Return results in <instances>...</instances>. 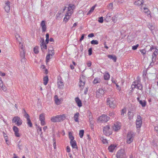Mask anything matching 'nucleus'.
I'll use <instances>...</instances> for the list:
<instances>
[{
	"label": "nucleus",
	"instance_id": "obj_34",
	"mask_svg": "<svg viewBox=\"0 0 158 158\" xmlns=\"http://www.w3.org/2000/svg\"><path fill=\"white\" fill-rule=\"evenodd\" d=\"M143 0H138L134 2V4L136 5H140L143 3Z\"/></svg>",
	"mask_w": 158,
	"mask_h": 158
},
{
	"label": "nucleus",
	"instance_id": "obj_56",
	"mask_svg": "<svg viewBox=\"0 0 158 158\" xmlns=\"http://www.w3.org/2000/svg\"><path fill=\"white\" fill-rule=\"evenodd\" d=\"M139 46V44H137L135 45H134L132 47V49L133 50H136L138 47Z\"/></svg>",
	"mask_w": 158,
	"mask_h": 158
},
{
	"label": "nucleus",
	"instance_id": "obj_43",
	"mask_svg": "<svg viewBox=\"0 0 158 158\" xmlns=\"http://www.w3.org/2000/svg\"><path fill=\"white\" fill-rule=\"evenodd\" d=\"M84 134V131L83 130H81L80 131L79 135L81 138H82Z\"/></svg>",
	"mask_w": 158,
	"mask_h": 158
},
{
	"label": "nucleus",
	"instance_id": "obj_25",
	"mask_svg": "<svg viewBox=\"0 0 158 158\" xmlns=\"http://www.w3.org/2000/svg\"><path fill=\"white\" fill-rule=\"evenodd\" d=\"M40 25L42 28L43 31H45L46 30V25H45V21L44 20L42 21Z\"/></svg>",
	"mask_w": 158,
	"mask_h": 158
},
{
	"label": "nucleus",
	"instance_id": "obj_8",
	"mask_svg": "<svg viewBox=\"0 0 158 158\" xmlns=\"http://www.w3.org/2000/svg\"><path fill=\"white\" fill-rule=\"evenodd\" d=\"M121 126V124L120 123H115L113 126V130L117 131L120 129Z\"/></svg>",
	"mask_w": 158,
	"mask_h": 158
},
{
	"label": "nucleus",
	"instance_id": "obj_63",
	"mask_svg": "<svg viewBox=\"0 0 158 158\" xmlns=\"http://www.w3.org/2000/svg\"><path fill=\"white\" fill-rule=\"evenodd\" d=\"M91 64H92V63L91 61H88L87 62V65L88 67H90L91 66Z\"/></svg>",
	"mask_w": 158,
	"mask_h": 158
},
{
	"label": "nucleus",
	"instance_id": "obj_61",
	"mask_svg": "<svg viewBox=\"0 0 158 158\" xmlns=\"http://www.w3.org/2000/svg\"><path fill=\"white\" fill-rule=\"evenodd\" d=\"M113 7V5L112 3H110L108 6V7L109 9H112Z\"/></svg>",
	"mask_w": 158,
	"mask_h": 158
},
{
	"label": "nucleus",
	"instance_id": "obj_37",
	"mask_svg": "<svg viewBox=\"0 0 158 158\" xmlns=\"http://www.w3.org/2000/svg\"><path fill=\"white\" fill-rule=\"evenodd\" d=\"M96 6V5H95L92 6L90 9V10L88 12L87 15L90 14L92 13L94 11Z\"/></svg>",
	"mask_w": 158,
	"mask_h": 158
},
{
	"label": "nucleus",
	"instance_id": "obj_28",
	"mask_svg": "<svg viewBox=\"0 0 158 158\" xmlns=\"http://www.w3.org/2000/svg\"><path fill=\"white\" fill-rule=\"evenodd\" d=\"M79 114L78 112L76 113L75 114V115L73 117V118H74L75 121L76 122H79L78 118H79Z\"/></svg>",
	"mask_w": 158,
	"mask_h": 158
},
{
	"label": "nucleus",
	"instance_id": "obj_30",
	"mask_svg": "<svg viewBox=\"0 0 158 158\" xmlns=\"http://www.w3.org/2000/svg\"><path fill=\"white\" fill-rule=\"evenodd\" d=\"M104 79L106 80H107L109 79L110 78V75L108 72H105L104 75Z\"/></svg>",
	"mask_w": 158,
	"mask_h": 158
},
{
	"label": "nucleus",
	"instance_id": "obj_46",
	"mask_svg": "<svg viewBox=\"0 0 158 158\" xmlns=\"http://www.w3.org/2000/svg\"><path fill=\"white\" fill-rule=\"evenodd\" d=\"M91 44H98V42L97 40H92L91 41Z\"/></svg>",
	"mask_w": 158,
	"mask_h": 158
},
{
	"label": "nucleus",
	"instance_id": "obj_17",
	"mask_svg": "<svg viewBox=\"0 0 158 158\" xmlns=\"http://www.w3.org/2000/svg\"><path fill=\"white\" fill-rule=\"evenodd\" d=\"M70 143L73 148H77V143L75 140H74V139H71Z\"/></svg>",
	"mask_w": 158,
	"mask_h": 158
},
{
	"label": "nucleus",
	"instance_id": "obj_49",
	"mask_svg": "<svg viewBox=\"0 0 158 158\" xmlns=\"http://www.w3.org/2000/svg\"><path fill=\"white\" fill-rule=\"evenodd\" d=\"M98 22L100 23H102L103 22V17H101L98 18Z\"/></svg>",
	"mask_w": 158,
	"mask_h": 158
},
{
	"label": "nucleus",
	"instance_id": "obj_51",
	"mask_svg": "<svg viewBox=\"0 0 158 158\" xmlns=\"http://www.w3.org/2000/svg\"><path fill=\"white\" fill-rule=\"evenodd\" d=\"M3 84L2 83V81L1 80V78L0 77V88H1L3 90H5L3 88Z\"/></svg>",
	"mask_w": 158,
	"mask_h": 158
},
{
	"label": "nucleus",
	"instance_id": "obj_42",
	"mask_svg": "<svg viewBox=\"0 0 158 158\" xmlns=\"http://www.w3.org/2000/svg\"><path fill=\"white\" fill-rule=\"evenodd\" d=\"M23 112L24 113V116L27 118V119L30 118L29 115L26 113V111L24 109L23 110Z\"/></svg>",
	"mask_w": 158,
	"mask_h": 158
},
{
	"label": "nucleus",
	"instance_id": "obj_64",
	"mask_svg": "<svg viewBox=\"0 0 158 158\" xmlns=\"http://www.w3.org/2000/svg\"><path fill=\"white\" fill-rule=\"evenodd\" d=\"M70 147L69 146H67L66 147V151L68 152H70Z\"/></svg>",
	"mask_w": 158,
	"mask_h": 158
},
{
	"label": "nucleus",
	"instance_id": "obj_16",
	"mask_svg": "<svg viewBox=\"0 0 158 158\" xmlns=\"http://www.w3.org/2000/svg\"><path fill=\"white\" fill-rule=\"evenodd\" d=\"M88 117L89 119L90 124L91 125V127H92V126H93L94 125V121L93 119V118L91 113L90 112L89 113Z\"/></svg>",
	"mask_w": 158,
	"mask_h": 158
},
{
	"label": "nucleus",
	"instance_id": "obj_22",
	"mask_svg": "<svg viewBox=\"0 0 158 158\" xmlns=\"http://www.w3.org/2000/svg\"><path fill=\"white\" fill-rule=\"evenodd\" d=\"M116 145L114 144H111L108 148V150L110 152H113L115 148L116 147Z\"/></svg>",
	"mask_w": 158,
	"mask_h": 158
},
{
	"label": "nucleus",
	"instance_id": "obj_45",
	"mask_svg": "<svg viewBox=\"0 0 158 158\" xmlns=\"http://www.w3.org/2000/svg\"><path fill=\"white\" fill-rule=\"evenodd\" d=\"M100 80L98 78H95L93 81V83L94 84H97L99 83Z\"/></svg>",
	"mask_w": 158,
	"mask_h": 158
},
{
	"label": "nucleus",
	"instance_id": "obj_6",
	"mask_svg": "<svg viewBox=\"0 0 158 158\" xmlns=\"http://www.w3.org/2000/svg\"><path fill=\"white\" fill-rule=\"evenodd\" d=\"M110 119V117L107 115L103 114L100 116L98 119V121L102 122H107Z\"/></svg>",
	"mask_w": 158,
	"mask_h": 158
},
{
	"label": "nucleus",
	"instance_id": "obj_4",
	"mask_svg": "<svg viewBox=\"0 0 158 158\" xmlns=\"http://www.w3.org/2000/svg\"><path fill=\"white\" fill-rule=\"evenodd\" d=\"M12 123H15L17 126H19L22 124V121L19 117L15 116L12 120Z\"/></svg>",
	"mask_w": 158,
	"mask_h": 158
},
{
	"label": "nucleus",
	"instance_id": "obj_60",
	"mask_svg": "<svg viewBox=\"0 0 158 158\" xmlns=\"http://www.w3.org/2000/svg\"><path fill=\"white\" fill-rule=\"evenodd\" d=\"M86 35L85 34H83L82 35L81 38H80V42H81L83 40L84 36Z\"/></svg>",
	"mask_w": 158,
	"mask_h": 158
},
{
	"label": "nucleus",
	"instance_id": "obj_35",
	"mask_svg": "<svg viewBox=\"0 0 158 158\" xmlns=\"http://www.w3.org/2000/svg\"><path fill=\"white\" fill-rule=\"evenodd\" d=\"M124 82V81L123 80H122L121 81V82H119L118 83L116 84V85L117 87V88L118 90H120L121 89V88L119 87V85H118V83H121L120 84V85H123V82Z\"/></svg>",
	"mask_w": 158,
	"mask_h": 158
},
{
	"label": "nucleus",
	"instance_id": "obj_52",
	"mask_svg": "<svg viewBox=\"0 0 158 158\" xmlns=\"http://www.w3.org/2000/svg\"><path fill=\"white\" fill-rule=\"evenodd\" d=\"M154 129L156 135L158 136V125L155 127Z\"/></svg>",
	"mask_w": 158,
	"mask_h": 158
},
{
	"label": "nucleus",
	"instance_id": "obj_59",
	"mask_svg": "<svg viewBox=\"0 0 158 158\" xmlns=\"http://www.w3.org/2000/svg\"><path fill=\"white\" fill-rule=\"evenodd\" d=\"M89 55H91L92 54V48H90L88 50Z\"/></svg>",
	"mask_w": 158,
	"mask_h": 158
},
{
	"label": "nucleus",
	"instance_id": "obj_15",
	"mask_svg": "<svg viewBox=\"0 0 158 158\" xmlns=\"http://www.w3.org/2000/svg\"><path fill=\"white\" fill-rule=\"evenodd\" d=\"M79 85L80 87L81 88V89H82L85 85V81L83 77L80 78Z\"/></svg>",
	"mask_w": 158,
	"mask_h": 158
},
{
	"label": "nucleus",
	"instance_id": "obj_48",
	"mask_svg": "<svg viewBox=\"0 0 158 158\" xmlns=\"http://www.w3.org/2000/svg\"><path fill=\"white\" fill-rule=\"evenodd\" d=\"M73 133L72 131H70L68 132L69 138H74V137L73 135Z\"/></svg>",
	"mask_w": 158,
	"mask_h": 158
},
{
	"label": "nucleus",
	"instance_id": "obj_62",
	"mask_svg": "<svg viewBox=\"0 0 158 158\" xmlns=\"http://www.w3.org/2000/svg\"><path fill=\"white\" fill-rule=\"evenodd\" d=\"M147 16L148 17L151 18V15H150V12L149 10L146 13H145Z\"/></svg>",
	"mask_w": 158,
	"mask_h": 158
},
{
	"label": "nucleus",
	"instance_id": "obj_24",
	"mask_svg": "<svg viewBox=\"0 0 158 158\" xmlns=\"http://www.w3.org/2000/svg\"><path fill=\"white\" fill-rule=\"evenodd\" d=\"M135 134L132 131L129 132L127 135L128 138H132L135 137Z\"/></svg>",
	"mask_w": 158,
	"mask_h": 158
},
{
	"label": "nucleus",
	"instance_id": "obj_58",
	"mask_svg": "<svg viewBox=\"0 0 158 158\" xmlns=\"http://www.w3.org/2000/svg\"><path fill=\"white\" fill-rule=\"evenodd\" d=\"M132 89H134L135 88H136V84L135 82H134L133 83V84L131 86Z\"/></svg>",
	"mask_w": 158,
	"mask_h": 158
},
{
	"label": "nucleus",
	"instance_id": "obj_23",
	"mask_svg": "<svg viewBox=\"0 0 158 158\" xmlns=\"http://www.w3.org/2000/svg\"><path fill=\"white\" fill-rule=\"evenodd\" d=\"M75 101L77 103V105L79 107L82 106V103L81 100L78 97H77L75 98Z\"/></svg>",
	"mask_w": 158,
	"mask_h": 158
},
{
	"label": "nucleus",
	"instance_id": "obj_14",
	"mask_svg": "<svg viewBox=\"0 0 158 158\" xmlns=\"http://www.w3.org/2000/svg\"><path fill=\"white\" fill-rule=\"evenodd\" d=\"M96 96L99 97L101 95H103L105 93L104 90L101 88L98 89L96 91Z\"/></svg>",
	"mask_w": 158,
	"mask_h": 158
},
{
	"label": "nucleus",
	"instance_id": "obj_29",
	"mask_svg": "<svg viewBox=\"0 0 158 158\" xmlns=\"http://www.w3.org/2000/svg\"><path fill=\"white\" fill-rule=\"evenodd\" d=\"M107 56L109 58L111 59H112L114 62H116L117 60V58L115 56H113L112 55H108Z\"/></svg>",
	"mask_w": 158,
	"mask_h": 158
},
{
	"label": "nucleus",
	"instance_id": "obj_36",
	"mask_svg": "<svg viewBox=\"0 0 158 158\" xmlns=\"http://www.w3.org/2000/svg\"><path fill=\"white\" fill-rule=\"evenodd\" d=\"M139 103L143 107H144L146 106V102L145 100H141L139 101Z\"/></svg>",
	"mask_w": 158,
	"mask_h": 158
},
{
	"label": "nucleus",
	"instance_id": "obj_13",
	"mask_svg": "<svg viewBox=\"0 0 158 158\" xmlns=\"http://www.w3.org/2000/svg\"><path fill=\"white\" fill-rule=\"evenodd\" d=\"M57 85L59 88H62L64 86L63 80L60 77L58 78Z\"/></svg>",
	"mask_w": 158,
	"mask_h": 158
},
{
	"label": "nucleus",
	"instance_id": "obj_18",
	"mask_svg": "<svg viewBox=\"0 0 158 158\" xmlns=\"http://www.w3.org/2000/svg\"><path fill=\"white\" fill-rule=\"evenodd\" d=\"M24 50H19L20 51V56L22 57V59H21V61L22 62H24L25 61V52Z\"/></svg>",
	"mask_w": 158,
	"mask_h": 158
},
{
	"label": "nucleus",
	"instance_id": "obj_11",
	"mask_svg": "<svg viewBox=\"0 0 158 158\" xmlns=\"http://www.w3.org/2000/svg\"><path fill=\"white\" fill-rule=\"evenodd\" d=\"M75 6L73 4H69L68 7V10L67 12L71 13V14H73V10L75 9Z\"/></svg>",
	"mask_w": 158,
	"mask_h": 158
},
{
	"label": "nucleus",
	"instance_id": "obj_26",
	"mask_svg": "<svg viewBox=\"0 0 158 158\" xmlns=\"http://www.w3.org/2000/svg\"><path fill=\"white\" fill-rule=\"evenodd\" d=\"M140 81L139 80L137 81V83L136 84V88L142 90L143 89V86L140 83Z\"/></svg>",
	"mask_w": 158,
	"mask_h": 158
},
{
	"label": "nucleus",
	"instance_id": "obj_32",
	"mask_svg": "<svg viewBox=\"0 0 158 158\" xmlns=\"http://www.w3.org/2000/svg\"><path fill=\"white\" fill-rule=\"evenodd\" d=\"M43 81H44V84L45 85H46L48 82V77L47 76H46L44 77L43 79Z\"/></svg>",
	"mask_w": 158,
	"mask_h": 158
},
{
	"label": "nucleus",
	"instance_id": "obj_10",
	"mask_svg": "<svg viewBox=\"0 0 158 158\" xmlns=\"http://www.w3.org/2000/svg\"><path fill=\"white\" fill-rule=\"evenodd\" d=\"M39 119L41 121V124L43 126L45 124V115L44 114H42L40 115Z\"/></svg>",
	"mask_w": 158,
	"mask_h": 158
},
{
	"label": "nucleus",
	"instance_id": "obj_55",
	"mask_svg": "<svg viewBox=\"0 0 158 158\" xmlns=\"http://www.w3.org/2000/svg\"><path fill=\"white\" fill-rule=\"evenodd\" d=\"M34 51L35 53L37 54L39 52L38 48L37 47H35L34 48Z\"/></svg>",
	"mask_w": 158,
	"mask_h": 158
},
{
	"label": "nucleus",
	"instance_id": "obj_33",
	"mask_svg": "<svg viewBox=\"0 0 158 158\" xmlns=\"http://www.w3.org/2000/svg\"><path fill=\"white\" fill-rule=\"evenodd\" d=\"M127 111L126 108H124L122 109L121 111V115L122 117H123L124 115V114H126Z\"/></svg>",
	"mask_w": 158,
	"mask_h": 158
},
{
	"label": "nucleus",
	"instance_id": "obj_31",
	"mask_svg": "<svg viewBox=\"0 0 158 158\" xmlns=\"http://www.w3.org/2000/svg\"><path fill=\"white\" fill-rule=\"evenodd\" d=\"M111 16V15L110 13H108L106 16V17L105 19V20L106 21V22L110 21V20Z\"/></svg>",
	"mask_w": 158,
	"mask_h": 158
},
{
	"label": "nucleus",
	"instance_id": "obj_50",
	"mask_svg": "<svg viewBox=\"0 0 158 158\" xmlns=\"http://www.w3.org/2000/svg\"><path fill=\"white\" fill-rule=\"evenodd\" d=\"M140 51L142 54L143 56L146 53V51L145 49L140 50Z\"/></svg>",
	"mask_w": 158,
	"mask_h": 158
},
{
	"label": "nucleus",
	"instance_id": "obj_20",
	"mask_svg": "<svg viewBox=\"0 0 158 158\" xmlns=\"http://www.w3.org/2000/svg\"><path fill=\"white\" fill-rule=\"evenodd\" d=\"M6 6L4 8L6 11L8 13L9 12L10 10V2L9 1L6 2Z\"/></svg>",
	"mask_w": 158,
	"mask_h": 158
},
{
	"label": "nucleus",
	"instance_id": "obj_7",
	"mask_svg": "<svg viewBox=\"0 0 158 158\" xmlns=\"http://www.w3.org/2000/svg\"><path fill=\"white\" fill-rule=\"evenodd\" d=\"M142 124V120L141 117L138 115L136 121V127L137 128H140Z\"/></svg>",
	"mask_w": 158,
	"mask_h": 158
},
{
	"label": "nucleus",
	"instance_id": "obj_12",
	"mask_svg": "<svg viewBox=\"0 0 158 158\" xmlns=\"http://www.w3.org/2000/svg\"><path fill=\"white\" fill-rule=\"evenodd\" d=\"M41 42L40 44L42 50L43 51H44L47 49V46L44 39H41Z\"/></svg>",
	"mask_w": 158,
	"mask_h": 158
},
{
	"label": "nucleus",
	"instance_id": "obj_38",
	"mask_svg": "<svg viewBox=\"0 0 158 158\" xmlns=\"http://www.w3.org/2000/svg\"><path fill=\"white\" fill-rule=\"evenodd\" d=\"M51 56H52V54L51 53L48 55L46 57V61L47 62L49 61V60L51 58Z\"/></svg>",
	"mask_w": 158,
	"mask_h": 158
},
{
	"label": "nucleus",
	"instance_id": "obj_54",
	"mask_svg": "<svg viewBox=\"0 0 158 158\" xmlns=\"http://www.w3.org/2000/svg\"><path fill=\"white\" fill-rule=\"evenodd\" d=\"M133 141V139H127V142L128 144H130Z\"/></svg>",
	"mask_w": 158,
	"mask_h": 158
},
{
	"label": "nucleus",
	"instance_id": "obj_53",
	"mask_svg": "<svg viewBox=\"0 0 158 158\" xmlns=\"http://www.w3.org/2000/svg\"><path fill=\"white\" fill-rule=\"evenodd\" d=\"M102 141L103 144H108V142L106 139H102Z\"/></svg>",
	"mask_w": 158,
	"mask_h": 158
},
{
	"label": "nucleus",
	"instance_id": "obj_5",
	"mask_svg": "<svg viewBox=\"0 0 158 158\" xmlns=\"http://www.w3.org/2000/svg\"><path fill=\"white\" fill-rule=\"evenodd\" d=\"M64 117V115H58L53 117L51 119V120L53 122H58L60 121Z\"/></svg>",
	"mask_w": 158,
	"mask_h": 158
},
{
	"label": "nucleus",
	"instance_id": "obj_2",
	"mask_svg": "<svg viewBox=\"0 0 158 158\" xmlns=\"http://www.w3.org/2000/svg\"><path fill=\"white\" fill-rule=\"evenodd\" d=\"M116 156L117 158H126V156L123 149L118 150L116 154Z\"/></svg>",
	"mask_w": 158,
	"mask_h": 158
},
{
	"label": "nucleus",
	"instance_id": "obj_1",
	"mask_svg": "<svg viewBox=\"0 0 158 158\" xmlns=\"http://www.w3.org/2000/svg\"><path fill=\"white\" fill-rule=\"evenodd\" d=\"M108 104L111 108H114L117 106L116 101L113 98H108L107 100Z\"/></svg>",
	"mask_w": 158,
	"mask_h": 158
},
{
	"label": "nucleus",
	"instance_id": "obj_41",
	"mask_svg": "<svg viewBox=\"0 0 158 158\" xmlns=\"http://www.w3.org/2000/svg\"><path fill=\"white\" fill-rule=\"evenodd\" d=\"M27 124L30 127H32V124L31 123V122L30 118L28 119H27Z\"/></svg>",
	"mask_w": 158,
	"mask_h": 158
},
{
	"label": "nucleus",
	"instance_id": "obj_44",
	"mask_svg": "<svg viewBox=\"0 0 158 158\" xmlns=\"http://www.w3.org/2000/svg\"><path fill=\"white\" fill-rule=\"evenodd\" d=\"M19 50H24V47L23 45V43L20 42H19Z\"/></svg>",
	"mask_w": 158,
	"mask_h": 158
},
{
	"label": "nucleus",
	"instance_id": "obj_47",
	"mask_svg": "<svg viewBox=\"0 0 158 158\" xmlns=\"http://www.w3.org/2000/svg\"><path fill=\"white\" fill-rule=\"evenodd\" d=\"M157 59V57L152 56V62L155 63Z\"/></svg>",
	"mask_w": 158,
	"mask_h": 158
},
{
	"label": "nucleus",
	"instance_id": "obj_27",
	"mask_svg": "<svg viewBox=\"0 0 158 158\" xmlns=\"http://www.w3.org/2000/svg\"><path fill=\"white\" fill-rule=\"evenodd\" d=\"M151 144L154 146H156L158 145V141L157 139H153L152 141Z\"/></svg>",
	"mask_w": 158,
	"mask_h": 158
},
{
	"label": "nucleus",
	"instance_id": "obj_39",
	"mask_svg": "<svg viewBox=\"0 0 158 158\" xmlns=\"http://www.w3.org/2000/svg\"><path fill=\"white\" fill-rule=\"evenodd\" d=\"M15 38L17 41L19 42H20V40H21V38L19 36V34H16L15 35Z\"/></svg>",
	"mask_w": 158,
	"mask_h": 158
},
{
	"label": "nucleus",
	"instance_id": "obj_21",
	"mask_svg": "<svg viewBox=\"0 0 158 158\" xmlns=\"http://www.w3.org/2000/svg\"><path fill=\"white\" fill-rule=\"evenodd\" d=\"M13 129L15 132V136L17 137H19L20 136V134L18 133L19 130L18 128L15 126H14L13 127Z\"/></svg>",
	"mask_w": 158,
	"mask_h": 158
},
{
	"label": "nucleus",
	"instance_id": "obj_57",
	"mask_svg": "<svg viewBox=\"0 0 158 158\" xmlns=\"http://www.w3.org/2000/svg\"><path fill=\"white\" fill-rule=\"evenodd\" d=\"M53 147H54V148L55 149L56 148V140H55V139H53Z\"/></svg>",
	"mask_w": 158,
	"mask_h": 158
},
{
	"label": "nucleus",
	"instance_id": "obj_19",
	"mask_svg": "<svg viewBox=\"0 0 158 158\" xmlns=\"http://www.w3.org/2000/svg\"><path fill=\"white\" fill-rule=\"evenodd\" d=\"M72 15V14H71V13L70 12H67L66 14L65 17L64 19V20L65 21V23H66L68 21Z\"/></svg>",
	"mask_w": 158,
	"mask_h": 158
},
{
	"label": "nucleus",
	"instance_id": "obj_40",
	"mask_svg": "<svg viewBox=\"0 0 158 158\" xmlns=\"http://www.w3.org/2000/svg\"><path fill=\"white\" fill-rule=\"evenodd\" d=\"M55 103L57 105H59L60 104V100L58 98L57 96H56L55 97Z\"/></svg>",
	"mask_w": 158,
	"mask_h": 158
},
{
	"label": "nucleus",
	"instance_id": "obj_9",
	"mask_svg": "<svg viewBox=\"0 0 158 158\" xmlns=\"http://www.w3.org/2000/svg\"><path fill=\"white\" fill-rule=\"evenodd\" d=\"M149 51L153 52L152 56H156L158 55V49L154 46H152L150 48L149 50Z\"/></svg>",
	"mask_w": 158,
	"mask_h": 158
},
{
	"label": "nucleus",
	"instance_id": "obj_3",
	"mask_svg": "<svg viewBox=\"0 0 158 158\" xmlns=\"http://www.w3.org/2000/svg\"><path fill=\"white\" fill-rule=\"evenodd\" d=\"M103 132L106 136H109L112 134L111 130L110 128L109 125L106 126L104 127Z\"/></svg>",
	"mask_w": 158,
	"mask_h": 158
}]
</instances>
